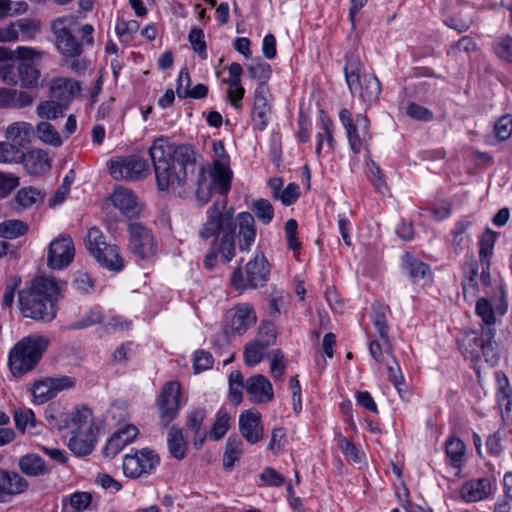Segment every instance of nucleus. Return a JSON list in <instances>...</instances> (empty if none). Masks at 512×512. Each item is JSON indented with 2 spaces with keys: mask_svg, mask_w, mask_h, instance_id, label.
Returning a JSON list of instances; mask_svg holds the SVG:
<instances>
[{
  "mask_svg": "<svg viewBox=\"0 0 512 512\" xmlns=\"http://www.w3.org/2000/svg\"><path fill=\"white\" fill-rule=\"evenodd\" d=\"M139 430L134 425H125L108 439L103 453L105 457L114 458L126 445L137 437Z\"/></svg>",
  "mask_w": 512,
  "mask_h": 512,
  "instance_id": "22",
  "label": "nucleus"
},
{
  "mask_svg": "<svg viewBox=\"0 0 512 512\" xmlns=\"http://www.w3.org/2000/svg\"><path fill=\"white\" fill-rule=\"evenodd\" d=\"M37 133L39 139L46 144L54 147H58L62 144V139L59 133L49 122H40L37 125Z\"/></svg>",
  "mask_w": 512,
  "mask_h": 512,
  "instance_id": "49",
  "label": "nucleus"
},
{
  "mask_svg": "<svg viewBox=\"0 0 512 512\" xmlns=\"http://www.w3.org/2000/svg\"><path fill=\"white\" fill-rule=\"evenodd\" d=\"M299 196V186L295 183H289L282 191L275 188L274 192V198L279 199L285 206L295 203Z\"/></svg>",
  "mask_w": 512,
  "mask_h": 512,
  "instance_id": "56",
  "label": "nucleus"
},
{
  "mask_svg": "<svg viewBox=\"0 0 512 512\" xmlns=\"http://www.w3.org/2000/svg\"><path fill=\"white\" fill-rule=\"evenodd\" d=\"M321 113L322 131L317 133L316 145V153L318 156L321 154V150L323 149L324 140L326 141L327 152L333 151L335 147V140L333 137L334 123L323 111Z\"/></svg>",
  "mask_w": 512,
  "mask_h": 512,
  "instance_id": "36",
  "label": "nucleus"
},
{
  "mask_svg": "<svg viewBox=\"0 0 512 512\" xmlns=\"http://www.w3.org/2000/svg\"><path fill=\"white\" fill-rule=\"evenodd\" d=\"M245 389L253 403H266L274 397L270 381L262 374L249 377L245 382Z\"/></svg>",
  "mask_w": 512,
  "mask_h": 512,
  "instance_id": "21",
  "label": "nucleus"
},
{
  "mask_svg": "<svg viewBox=\"0 0 512 512\" xmlns=\"http://www.w3.org/2000/svg\"><path fill=\"white\" fill-rule=\"evenodd\" d=\"M29 482L14 471L0 469V496L4 502L26 492Z\"/></svg>",
  "mask_w": 512,
  "mask_h": 512,
  "instance_id": "19",
  "label": "nucleus"
},
{
  "mask_svg": "<svg viewBox=\"0 0 512 512\" xmlns=\"http://www.w3.org/2000/svg\"><path fill=\"white\" fill-rule=\"evenodd\" d=\"M212 150L214 154L212 167L207 170L201 166L197 174L196 197L201 205L207 203L214 192L225 195L231 187L232 171L229 168V156L222 141H214Z\"/></svg>",
  "mask_w": 512,
  "mask_h": 512,
  "instance_id": "3",
  "label": "nucleus"
},
{
  "mask_svg": "<svg viewBox=\"0 0 512 512\" xmlns=\"http://www.w3.org/2000/svg\"><path fill=\"white\" fill-rule=\"evenodd\" d=\"M20 162L23 163L26 171L31 175H41L51 167L47 153L41 149H32L27 153L23 152Z\"/></svg>",
  "mask_w": 512,
  "mask_h": 512,
  "instance_id": "28",
  "label": "nucleus"
},
{
  "mask_svg": "<svg viewBox=\"0 0 512 512\" xmlns=\"http://www.w3.org/2000/svg\"><path fill=\"white\" fill-rule=\"evenodd\" d=\"M72 432H94L93 414L88 407L77 409L71 417Z\"/></svg>",
  "mask_w": 512,
  "mask_h": 512,
  "instance_id": "41",
  "label": "nucleus"
},
{
  "mask_svg": "<svg viewBox=\"0 0 512 512\" xmlns=\"http://www.w3.org/2000/svg\"><path fill=\"white\" fill-rule=\"evenodd\" d=\"M19 185V178L8 172L0 171V198L7 197Z\"/></svg>",
  "mask_w": 512,
  "mask_h": 512,
  "instance_id": "61",
  "label": "nucleus"
},
{
  "mask_svg": "<svg viewBox=\"0 0 512 512\" xmlns=\"http://www.w3.org/2000/svg\"><path fill=\"white\" fill-rule=\"evenodd\" d=\"M269 97H271V95L267 85L259 83L254 91L253 109L251 114L253 127L258 131H264L269 123L271 114Z\"/></svg>",
  "mask_w": 512,
  "mask_h": 512,
  "instance_id": "16",
  "label": "nucleus"
},
{
  "mask_svg": "<svg viewBox=\"0 0 512 512\" xmlns=\"http://www.w3.org/2000/svg\"><path fill=\"white\" fill-rule=\"evenodd\" d=\"M44 196L40 190L34 187H25L17 192L15 202L23 208H28L38 201H42Z\"/></svg>",
  "mask_w": 512,
  "mask_h": 512,
  "instance_id": "48",
  "label": "nucleus"
},
{
  "mask_svg": "<svg viewBox=\"0 0 512 512\" xmlns=\"http://www.w3.org/2000/svg\"><path fill=\"white\" fill-rule=\"evenodd\" d=\"M59 293L60 289L54 279L36 277L18 292L20 311L26 318L49 323L57 315Z\"/></svg>",
  "mask_w": 512,
  "mask_h": 512,
  "instance_id": "2",
  "label": "nucleus"
},
{
  "mask_svg": "<svg viewBox=\"0 0 512 512\" xmlns=\"http://www.w3.org/2000/svg\"><path fill=\"white\" fill-rule=\"evenodd\" d=\"M403 267L413 282L424 279L431 273L430 267L417 258H414L409 253L403 257Z\"/></svg>",
  "mask_w": 512,
  "mask_h": 512,
  "instance_id": "38",
  "label": "nucleus"
},
{
  "mask_svg": "<svg viewBox=\"0 0 512 512\" xmlns=\"http://www.w3.org/2000/svg\"><path fill=\"white\" fill-rule=\"evenodd\" d=\"M497 239V233L487 228L479 241V257L480 261L489 260L493 253L495 242Z\"/></svg>",
  "mask_w": 512,
  "mask_h": 512,
  "instance_id": "50",
  "label": "nucleus"
},
{
  "mask_svg": "<svg viewBox=\"0 0 512 512\" xmlns=\"http://www.w3.org/2000/svg\"><path fill=\"white\" fill-rule=\"evenodd\" d=\"M339 119L345 128L352 152L359 154L363 149H366L372 138L368 117L364 114H357L353 118L351 112L343 108L339 111Z\"/></svg>",
  "mask_w": 512,
  "mask_h": 512,
  "instance_id": "9",
  "label": "nucleus"
},
{
  "mask_svg": "<svg viewBox=\"0 0 512 512\" xmlns=\"http://www.w3.org/2000/svg\"><path fill=\"white\" fill-rule=\"evenodd\" d=\"M65 104H61L55 100H46L38 104L36 113L40 118L43 119H56L63 116L65 110Z\"/></svg>",
  "mask_w": 512,
  "mask_h": 512,
  "instance_id": "43",
  "label": "nucleus"
},
{
  "mask_svg": "<svg viewBox=\"0 0 512 512\" xmlns=\"http://www.w3.org/2000/svg\"><path fill=\"white\" fill-rule=\"evenodd\" d=\"M494 131L499 140H507L512 134V118L509 115L499 118L495 123Z\"/></svg>",
  "mask_w": 512,
  "mask_h": 512,
  "instance_id": "64",
  "label": "nucleus"
},
{
  "mask_svg": "<svg viewBox=\"0 0 512 512\" xmlns=\"http://www.w3.org/2000/svg\"><path fill=\"white\" fill-rule=\"evenodd\" d=\"M148 167L147 161L137 155L116 157L108 162L109 173L117 181H137L145 178Z\"/></svg>",
  "mask_w": 512,
  "mask_h": 512,
  "instance_id": "12",
  "label": "nucleus"
},
{
  "mask_svg": "<svg viewBox=\"0 0 512 512\" xmlns=\"http://www.w3.org/2000/svg\"><path fill=\"white\" fill-rule=\"evenodd\" d=\"M253 211L262 224H269L274 217V208L267 199H258L253 203Z\"/></svg>",
  "mask_w": 512,
  "mask_h": 512,
  "instance_id": "52",
  "label": "nucleus"
},
{
  "mask_svg": "<svg viewBox=\"0 0 512 512\" xmlns=\"http://www.w3.org/2000/svg\"><path fill=\"white\" fill-rule=\"evenodd\" d=\"M129 233L128 248L132 254L143 260H148L157 252V243L148 227L140 222H130L127 227Z\"/></svg>",
  "mask_w": 512,
  "mask_h": 512,
  "instance_id": "13",
  "label": "nucleus"
},
{
  "mask_svg": "<svg viewBox=\"0 0 512 512\" xmlns=\"http://www.w3.org/2000/svg\"><path fill=\"white\" fill-rule=\"evenodd\" d=\"M167 448L170 455L176 460H183L188 451V442L183 429L171 426L167 434Z\"/></svg>",
  "mask_w": 512,
  "mask_h": 512,
  "instance_id": "31",
  "label": "nucleus"
},
{
  "mask_svg": "<svg viewBox=\"0 0 512 512\" xmlns=\"http://www.w3.org/2000/svg\"><path fill=\"white\" fill-rule=\"evenodd\" d=\"M49 345V339L30 335L17 342L9 352L8 364L13 376L21 377L32 371Z\"/></svg>",
  "mask_w": 512,
  "mask_h": 512,
  "instance_id": "5",
  "label": "nucleus"
},
{
  "mask_svg": "<svg viewBox=\"0 0 512 512\" xmlns=\"http://www.w3.org/2000/svg\"><path fill=\"white\" fill-rule=\"evenodd\" d=\"M388 306L378 305L374 308V326L376 327L380 339L384 342L385 352L392 356L393 346L389 339V326L387 324L386 313Z\"/></svg>",
  "mask_w": 512,
  "mask_h": 512,
  "instance_id": "34",
  "label": "nucleus"
},
{
  "mask_svg": "<svg viewBox=\"0 0 512 512\" xmlns=\"http://www.w3.org/2000/svg\"><path fill=\"white\" fill-rule=\"evenodd\" d=\"M19 83L24 88L35 89L39 87L40 71L28 61H20L16 65Z\"/></svg>",
  "mask_w": 512,
  "mask_h": 512,
  "instance_id": "35",
  "label": "nucleus"
},
{
  "mask_svg": "<svg viewBox=\"0 0 512 512\" xmlns=\"http://www.w3.org/2000/svg\"><path fill=\"white\" fill-rule=\"evenodd\" d=\"M238 243L241 251H248L256 238L255 219L249 212H242L237 217Z\"/></svg>",
  "mask_w": 512,
  "mask_h": 512,
  "instance_id": "26",
  "label": "nucleus"
},
{
  "mask_svg": "<svg viewBox=\"0 0 512 512\" xmlns=\"http://www.w3.org/2000/svg\"><path fill=\"white\" fill-rule=\"evenodd\" d=\"M214 358L212 354L205 350H197L194 354V370L196 373L212 368Z\"/></svg>",
  "mask_w": 512,
  "mask_h": 512,
  "instance_id": "63",
  "label": "nucleus"
},
{
  "mask_svg": "<svg viewBox=\"0 0 512 512\" xmlns=\"http://www.w3.org/2000/svg\"><path fill=\"white\" fill-rule=\"evenodd\" d=\"M73 287L82 294H88L94 289L95 280L85 271H77L72 281Z\"/></svg>",
  "mask_w": 512,
  "mask_h": 512,
  "instance_id": "55",
  "label": "nucleus"
},
{
  "mask_svg": "<svg viewBox=\"0 0 512 512\" xmlns=\"http://www.w3.org/2000/svg\"><path fill=\"white\" fill-rule=\"evenodd\" d=\"M21 283V277L14 275L12 276L5 285V292L2 299V306L5 308H11L14 302L15 291Z\"/></svg>",
  "mask_w": 512,
  "mask_h": 512,
  "instance_id": "62",
  "label": "nucleus"
},
{
  "mask_svg": "<svg viewBox=\"0 0 512 512\" xmlns=\"http://www.w3.org/2000/svg\"><path fill=\"white\" fill-rule=\"evenodd\" d=\"M28 231V226L21 220H6L0 223V237L6 239L18 238Z\"/></svg>",
  "mask_w": 512,
  "mask_h": 512,
  "instance_id": "46",
  "label": "nucleus"
},
{
  "mask_svg": "<svg viewBox=\"0 0 512 512\" xmlns=\"http://www.w3.org/2000/svg\"><path fill=\"white\" fill-rule=\"evenodd\" d=\"M230 427V416L225 409H220L216 413L215 421L209 432L210 439L214 441L220 440L227 433Z\"/></svg>",
  "mask_w": 512,
  "mask_h": 512,
  "instance_id": "44",
  "label": "nucleus"
},
{
  "mask_svg": "<svg viewBox=\"0 0 512 512\" xmlns=\"http://www.w3.org/2000/svg\"><path fill=\"white\" fill-rule=\"evenodd\" d=\"M103 320L102 310L99 308L90 309L80 320L71 323L68 326L70 330H80L95 324L101 323Z\"/></svg>",
  "mask_w": 512,
  "mask_h": 512,
  "instance_id": "51",
  "label": "nucleus"
},
{
  "mask_svg": "<svg viewBox=\"0 0 512 512\" xmlns=\"http://www.w3.org/2000/svg\"><path fill=\"white\" fill-rule=\"evenodd\" d=\"M14 421L17 429L24 431L28 425L35 426V415L31 409L20 408L14 411Z\"/></svg>",
  "mask_w": 512,
  "mask_h": 512,
  "instance_id": "60",
  "label": "nucleus"
},
{
  "mask_svg": "<svg viewBox=\"0 0 512 512\" xmlns=\"http://www.w3.org/2000/svg\"><path fill=\"white\" fill-rule=\"evenodd\" d=\"M74 177V171H69V173L64 177L61 186L56 190L53 197L51 198L49 204L50 206L61 204L66 199L70 192V187L74 181Z\"/></svg>",
  "mask_w": 512,
  "mask_h": 512,
  "instance_id": "57",
  "label": "nucleus"
},
{
  "mask_svg": "<svg viewBox=\"0 0 512 512\" xmlns=\"http://www.w3.org/2000/svg\"><path fill=\"white\" fill-rule=\"evenodd\" d=\"M257 320L253 307L249 304H240L230 311L227 328L231 334L243 335L255 325Z\"/></svg>",
  "mask_w": 512,
  "mask_h": 512,
  "instance_id": "17",
  "label": "nucleus"
},
{
  "mask_svg": "<svg viewBox=\"0 0 512 512\" xmlns=\"http://www.w3.org/2000/svg\"><path fill=\"white\" fill-rule=\"evenodd\" d=\"M68 447L77 456L89 455L95 446V432H72Z\"/></svg>",
  "mask_w": 512,
  "mask_h": 512,
  "instance_id": "32",
  "label": "nucleus"
},
{
  "mask_svg": "<svg viewBox=\"0 0 512 512\" xmlns=\"http://www.w3.org/2000/svg\"><path fill=\"white\" fill-rule=\"evenodd\" d=\"M492 492L488 478H479L466 482L461 488V497L466 502H477L487 498Z\"/></svg>",
  "mask_w": 512,
  "mask_h": 512,
  "instance_id": "27",
  "label": "nucleus"
},
{
  "mask_svg": "<svg viewBox=\"0 0 512 512\" xmlns=\"http://www.w3.org/2000/svg\"><path fill=\"white\" fill-rule=\"evenodd\" d=\"M206 417L207 411L204 408H194L187 413L186 427L194 434L193 444L195 448H200L207 437V432L202 427Z\"/></svg>",
  "mask_w": 512,
  "mask_h": 512,
  "instance_id": "29",
  "label": "nucleus"
},
{
  "mask_svg": "<svg viewBox=\"0 0 512 512\" xmlns=\"http://www.w3.org/2000/svg\"><path fill=\"white\" fill-rule=\"evenodd\" d=\"M475 312L482 319V327L495 329L496 322L494 308L487 298H480L476 302Z\"/></svg>",
  "mask_w": 512,
  "mask_h": 512,
  "instance_id": "45",
  "label": "nucleus"
},
{
  "mask_svg": "<svg viewBox=\"0 0 512 512\" xmlns=\"http://www.w3.org/2000/svg\"><path fill=\"white\" fill-rule=\"evenodd\" d=\"M236 228L233 213L226 208V201H215L207 210L206 221L199 230V237L202 240L217 237L224 230Z\"/></svg>",
  "mask_w": 512,
  "mask_h": 512,
  "instance_id": "10",
  "label": "nucleus"
},
{
  "mask_svg": "<svg viewBox=\"0 0 512 512\" xmlns=\"http://www.w3.org/2000/svg\"><path fill=\"white\" fill-rule=\"evenodd\" d=\"M123 458L122 469L126 477L137 479L145 475L154 473L156 467L160 464L159 455L149 449L133 450Z\"/></svg>",
  "mask_w": 512,
  "mask_h": 512,
  "instance_id": "11",
  "label": "nucleus"
},
{
  "mask_svg": "<svg viewBox=\"0 0 512 512\" xmlns=\"http://www.w3.org/2000/svg\"><path fill=\"white\" fill-rule=\"evenodd\" d=\"M21 157H23V150L16 147V144L9 141L0 142V163L20 162Z\"/></svg>",
  "mask_w": 512,
  "mask_h": 512,
  "instance_id": "53",
  "label": "nucleus"
},
{
  "mask_svg": "<svg viewBox=\"0 0 512 512\" xmlns=\"http://www.w3.org/2000/svg\"><path fill=\"white\" fill-rule=\"evenodd\" d=\"M50 91L54 99L68 108L70 102L80 93L81 83L72 78L58 77L52 80Z\"/></svg>",
  "mask_w": 512,
  "mask_h": 512,
  "instance_id": "23",
  "label": "nucleus"
},
{
  "mask_svg": "<svg viewBox=\"0 0 512 512\" xmlns=\"http://www.w3.org/2000/svg\"><path fill=\"white\" fill-rule=\"evenodd\" d=\"M447 457L452 461L454 467H459L465 455V445L463 441L456 437H451L445 445Z\"/></svg>",
  "mask_w": 512,
  "mask_h": 512,
  "instance_id": "47",
  "label": "nucleus"
},
{
  "mask_svg": "<svg viewBox=\"0 0 512 512\" xmlns=\"http://www.w3.org/2000/svg\"><path fill=\"white\" fill-rule=\"evenodd\" d=\"M243 451V443L237 436H230L226 442V448L223 455V467L231 470L236 461L239 460Z\"/></svg>",
  "mask_w": 512,
  "mask_h": 512,
  "instance_id": "40",
  "label": "nucleus"
},
{
  "mask_svg": "<svg viewBox=\"0 0 512 512\" xmlns=\"http://www.w3.org/2000/svg\"><path fill=\"white\" fill-rule=\"evenodd\" d=\"M18 467L24 475L29 477H39L50 473L45 460L35 453H28L20 457Z\"/></svg>",
  "mask_w": 512,
  "mask_h": 512,
  "instance_id": "30",
  "label": "nucleus"
},
{
  "mask_svg": "<svg viewBox=\"0 0 512 512\" xmlns=\"http://www.w3.org/2000/svg\"><path fill=\"white\" fill-rule=\"evenodd\" d=\"M149 155L162 191L174 184L185 186L196 170V150L188 144L175 145L158 138L149 148Z\"/></svg>",
  "mask_w": 512,
  "mask_h": 512,
  "instance_id": "1",
  "label": "nucleus"
},
{
  "mask_svg": "<svg viewBox=\"0 0 512 512\" xmlns=\"http://www.w3.org/2000/svg\"><path fill=\"white\" fill-rule=\"evenodd\" d=\"M47 382V378L38 380L34 383L32 388L33 396L35 400L40 404H43L55 397L52 392V389L49 387V383Z\"/></svg>",
  "mask_w": 512,
  "mask_h": 512,
  "instance_id": "58",
  "label": "nucleus"
},
{
  "mask_svg": "<svg viewBox=\"0 0 512 512\" xmlns=\"http://www.w3.org/2000/svg\"><path fill=\"white\" fill-rule=\"evenodd\" d=\"M31 125L26 122H15L10 124L5 132L6 139L16 144V147L23 148L30 142Z\"/></svg>",
  "mask_w": 512,
  "mask_h": 512,
  "instance_id": "33",
  "label": "nucleus"
},
{
  "mask_svg": "<svg viewBox=\"0 0 512 512\" xmlns=\"http://www.w3.org/2000/svg\"><path fill=\"white\" fill-rule=\"evenodd\" d=\"M34 97L27 91L0 88V109H23L33 104Z\"/></svg>",
  "mask_w": 512,
  "mask_h": 512,
  "instance_id": "25",
  "label": "nucleus"
},
{
  "mask_svg": "<svg viewBox=\"0 0 512 512\" xmlns=\"http://www.w3.org/2000/svg\"><path fill=\"white\" fill-rule=\"evenodd\" d=\"M248 74L253 79L260 80V83L265 82L271 77V66L263 61L252 62L247 68Z\"/></svg>",
  "mask_w": 512,
  "mask_h": 512,
  "instance_id": "54",
  "label": "nucleus"
},
{
  "mask_svg": "<svg viewBox=\"0 0 512 512\" xmlns=\"http://www.w3.org/2000/svg\"><path fill=\"white\" fill-rule=\"evenodd\" d=\"M269 347V341H262V339H256L247 343L243 352L246 365L253 367L259 364Z\"/></svg>",
  "mask_w": 512,
  "mask_h": 512,
  "instance_id": "37",
  "label": "nucleus"
},
{
  "mask_svg": "<svg viewBox=\"0 0 512 512\" xmlns=\"http://www.w3.org/2000/svg\"><path fill=\"white\" fill-rule=\"evenodd\" d=\"M85 247L96 262L109 271L120 272L124 268V259L115 244L106 242V237L97 227H91L85 238Z\"/></svg>",
  "mask_w": 512,
  "mask_h": 512,
  "instance_id": "7",
  "label": "nucleus"
},
{
  "mask_svg": "<svg viewBox=\"0 0 512 512\" xmlns=\"http://www.w3.org/2000/svg\"><path fill=\"white\" fill-rule=\"evenodd\" d=\"M181 385L177 381H170L163 385L161 392L156 400L159 408V423L163 427L169 424L177 417L180 410Z\"/></svg>",
  "mask_w": 512,
  "mask_h": 512,
  "instance_id": "14",
  "label": "nucleus"
},
{
  "mask_svg": "<svg viewBox=\"0 0 512 512\" xmlns=\"http://www.w3.org/2000/svg\"><path fill=\"white\" fill-rule=\"evenodd\" d=\"M496 330L482 327L480 335L474 331H465L458 341L461 353L472 361L477 362L481 357L494 366L499 361L497 343L495 341Z\"/></svg>",
  "mask_w": 512,
  "mask_h": 512,
  "instance_id": "6",
  "label": "nucleus"
},
{
  "mask_svg": "<svg viewBox=\"0 0 512 512\" xmlns=\"http://www.w3.org/2000/svg\"><path fill=\"white\" fill-rule=\"evenodd\" d=\"M239 430L249 444H256L261 441L264 436L261 414L254 409L241 413Z\"/></svg>",
  "mask_w": 512,
  "mask_h": 512,
  "instance_id": "18",
  "label": "nucleus"
},
{
  "mask_svg": "<svg viewBox=\"0 0 512 512\" xmlns=\"http://www.w3.org/2000/svg\"><path fill=\"white\" fill-rule=\"evenodd\" d=\"M353 95L358 94L362 101L372 104L376 102L381 93V84L378 78L371 73H364L358 78L355 85H348Z\"/></svg>",
  "mask_w": 512,
  "mask_h": 512,
  "instance_id": "20",
  "label": "nucleus"
},
{
  "mask_svg": "<svg viewBox=\"0 0 512 512\" xmlns=\"http://www.w3.org/2000/svg\"><path fill=\"white\" fill-rule=\"evenodd\" d=\"M495 53L507 62L512 63V37L509 35L498 38L493 45Z\"/></svg>",
  "mask_w": 512,
  "mask_h": 512,
  "instance_id": "59",
  "label": "nucleus"
},
{
  "mask_svg": "<svg viewBox=\"0 0 512 512\" xmlns=\"http://www.w3.org/2000/svg\"><path fill=\"white\" fill-rule=\"evenodd\" d=\"M235 229L224 230L219 243L213 242V247L216 248L217 253L221 254L225 263L230 262L235 256Z\"/></svg>",
  "mask_w": 512,
  "mask_h": 512,
  "instance_id": "39",
  "label": "nucleus"
},
{
  "mask_svg": "<svg viewBox=\"0 0 512 512\" xmlns=\"http://www.w3.org/2000/svg\"><path fill=\"white\" fill-rule=\"evenodd\" d=\"M111 202L126 216H135L139 214L140 207L134 192L123 186H116L111 194Z\"/></svg>",
  "mask_w": 512,
  "mask_h": 512,
  "instance_id": "24",
  "label": "nucleus"
},
{
  "mask_svg": "<svg viewBox=\"0 0 512 512\" xmlns=\"http://www.w3.org/2000/svg\"><path fill=\"white\" fill-rule=\"evenodd\" d=\"M344 73L347 85H355L357 79L363 76L365 72H362V63L358 55L354 53L346 55Z\"/></svg>",
  "mask_w": 512,
  "mask_h": 512,
  "instance_id": "42",
  "label": "nucleus"
},
{
  "mask_svg": "<svg viewBox=\"0 0 512 512\" xmlns=\"http://www.w3.org/2000/svg\"><path fill=\"white\" fill-rule=\"evenodd\" d=\"M75 246L68 234H61L51 241L47 250V265L55 270L68 267L74 260Z\"/></svg>",
  "mask_w": 512,
  "mask_h": 512,
  "instance_id": "15",
  "label": "nucleus"
},
{
  "mask_svg": "<svg viewBox=\"0 0 512 512\" xmlns=\"http://www.w3.org/2000/svg\"><path fill=\"white\" fill-rule=\"evenodd\" d=\"M270 271L271 267L265 255L262 252L257 253L246 264L245 277L241 267L232 272L231 285L239 291L263 287L269 280Z\"/></svg>",
  "mask_w": 512,
  "mask_h": 512,
  "instance_id": "8",
  "label": "nucleus"
},
{
  "mask_svg": "<svg viewBox=\"0 0 512 512\" xmlns=\"http://www.w3.org/2000/svg\"><path fill=\"white\" fill-rule=\"evenodd\" d=\"M54 44L62 57L81 56L84 46H93L94 28L90 24L80 26L76 17L64 15L54 19L50 25Z\"/></svg>",
  "mask_w": 512,
  "mask_h": 512,
  "instance_id": "4",
  "label": "nucleus"
}]
</instances>
